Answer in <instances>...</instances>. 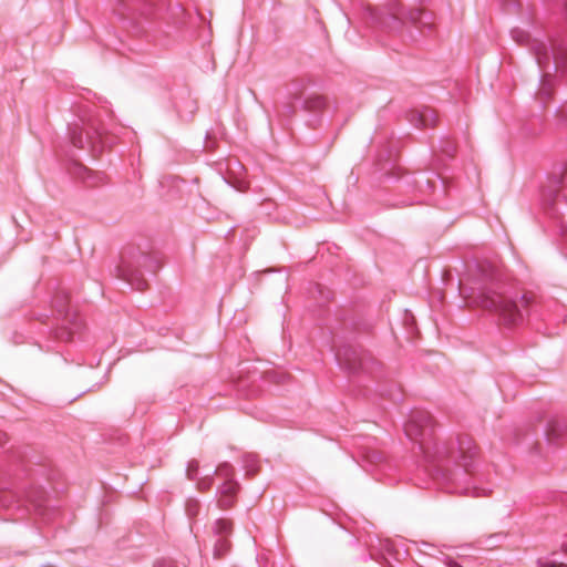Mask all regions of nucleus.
I'll list each match as a JSON object with an SVG mask.
<instances>
[{
	"instance_id": "18",
	"label": "nucleus",
	"mask_w": 567,
	"mask_h": 567,
	"mask_svg": "<svg viewBox=\"0 0 567 567\" xmlns=\"http://www.w3.org/2000/svg\"><path fill=\"white\" fill-rule=\"evenodd\" d=\"M447 567H462L458 563L454 561V560H449L446 563Z\"/></svg>"
},
{
	"instance_id": "8",
	"label": "nucleus",
	"mask_w": 567,
	"mask_h": 567,
	"mask_svg": "<svg viewBox=\"0 0 567 567\" xmlns=\"http://www.w3.org/2000/svg\"><path fill=\"white\" fill-rule=\"evenodd\" d=\"M551 56L557 70L567 71V49L557 47L551 49Z\"/></svg>"
},
{
	"instance_id": "13",
	"label": "nucleus",
	"mask_w": 567,
	"mask_h": 567,
	"mask_svg": "<svg viewBox=\"0 0 567 567\" xmlns=\"http://www.w3.org/2000/svg\"><path fill=\"white\" fill-rule=\"evenodd\" d=\"M537 565L539 567H567L566 564L564 563H557L553 559H549V558H539L537 560Z\"/></svg>"
},
{
	"instance_id": "3",
	"label": "nucleus",
	"mask_w": 567,
	"mask_h": 567,
	"mask_svg": "<svg viewBox=\"0 0 567 567\" xmlns=\"http://www.w3.org/2000/svg\"><path fill=\"white\" fill-rule=\"evenodd\" d=\"M410 120L417 127H432L437 122V114L432 109L423 107L422 110L413 111Z\"/></svg>"
},
{
	"instance_id": "1",
	"label": "nucleus",
	"mask_w": 567,
	"mask_h": 567,
	"mask_svg": "<svg viewBox=\"0 0 567 567\" xmlns=\"http://www.w3.org/2000/svg\"><path fill=\"white\" fill-rule=\"evenodd\" d=\"M406 436L416 443L429 462L450 458L468 471L471 462L477 454L476 445L468 436H462L456 442H434L430 445L434 431V420L426 411H413L405 423Z\"/></svg>"
},
{
	"instance_id": "2",
	"label": "nucleus",
	"mask_w": 567,
	"mask_h": 567,
	"mask_svg": "<svg viewBox=\"0 0 567 567\" xmlns=\"http://www.w3.org/2000/svg\"><path fill=\"white\" fill-rule=\"evenodd\" d=\"M478 298L481 307L496 313L507 326L520 322L529 303L527 295L524 293L518 297L517 293L508 292L503 286L487 289Z\"/></svg>"
},
{
	"instance_id": "9",
	"label": "nucleus",
	"mask_w": 567,
	"mask_h": 567,
	"mask_svg": "<svg viewBox=\"0 0 567 567\" xmlns=\"http://www.w3.org/2000/svg\"><path fill=\"white\" fill-rule=\"evenodd\" d=\"M326 99L321 95H312L305 100V109L310 112H318L326 107Z\"/></svg>"
},
{
	"instance_id": "15",
	"label": "nucleus",
	"mask_w": 567,
	"mask_h": 567,
	"mask_svg": "<svg viewBox=\"0 0 567 567\" xmlns=\"http://www.w3.org/2000/svg\"><path fill=\"white\" fill-rule=\"evenodd\" d=\"M216 546H218V547H219V548H217V549H216V551H215V555H216L217 557H220V556H221V550L226 551V550L228 549V543H227V540H226V539H223V538H220V539L218 540V544H217Z\"/></svg>"
},
{
	"instance_id": "12",
	"label": "nucleus",
	"mask_w": 567,
	"mask_h": 567,
	"mask_svg": "<svg viewBox=\"0 0 567 567\" xmlns=\"http://www.w3.org/2000/svg\"><path fill=\"white\" fill-rule=\"evenodd\" d=\"M216 532L220 535V537L226 536L231 532V523L227 519H218L216 522Z\"/></svg>"
},
{
	"instance_id": "17",
	"label": "nucleus",
	"mask_w": 567,
	"mask_h": 567,
	"mask_svg": "<svg viewBox=\"0 0 567 567\" xmlns=\"http://www.w3.org/2000/svg\"><path fill=\"white\" fill-rule=\"evenodd\" d=\"M249 468H250V475L257 471V467H255V461H254L251 454H250V465H249Z\"/></svg>"
},
{
	"instance_id": "14",
	"label": "nucleus",
	"mask_w": 567,
	"mask_h": 567,
	"mask_svg": "<svg viewBox=\"0 0 567 567\" xmlns=\"http://www.w3.org/2000/svg\"><path fill=\"white\" fill-rule=\"evenodd\" d=\"M513 39L518 43H524L528 40V34L524 32L523 30L514 29L512 31Z\"/></svg>"
},
{
	"instance_id": "16",
	"label": "nucleus",
	"mask_w": 567,
	"mask_h": 567,
	"mask_svg": "<svg viewBox=\"0 0 567 567\" xmlns=\"http://www.w3.org/2000/svg\"><path fill=\"white\" fill-rule=\"evenodd\" d=\"M424 17V13L421 12V11H415V12H412L410 14V19L414 22V23H417V22H422V19Z\"/></svg>"
},
{
	"instance_id": "19",
	"label": "nucleus",
	"mask_w": 567,
	"mask_h": 567,
	"mask_svg": "<svg viewBox=\"0 0 567 567\" xmlns=\"http://www.w3.org/2000/svg\"><path fill=\"white\" fill-rule=\"evenodd\" d=\"M539 94H540V96H542V95H545V94H546L547 96L549 95V92H548V90L545 87V85L540 89Z\"/></svg>"
},
{
	"instance_id": "5",
	"label": "nucleus",
	"mask_w": 567,
	"mask_h": 567,
	"mask_svg": "<svg viewBox=\"0 0 567 567\" xmlns=\"http://www.w3.org/2000/svg\"><path fill=\"white\" fill-rule=\"evenodd\" d=\"M236 484L233 481H226L219 487L218 504L221 508H229L233 506L236 496Z\"/></svg>"
},
{
	"instance_id": "7",
	"label": "nucleus",
	"mask_w": 567,
	"mask_h": 567,
	"mask_svg": "<svg viewBox=\"0 0 567 567\" xmlns=\"http://www.w3.org/2000/svg\"><path fill=\"white\" fill-rule=\"evenodd\" d=\"M336 357L339 363L350 371H357L361 367V364L357 362V352L352 349L338 350Z\"/></svg>"
},
{
	"instance_id": "20",
	"label": "nucleus",
	"mask_w": 567,
	"mask_h": 567,
	"mask_svg": "<svg viewBox=\"0 0 567 567\" xmlns=\"http://www.w3.org/2000/svg\"><path fill=\"white\" fill-rule=\"evenodd\" d=\"M564 553L567 555V544L564 545Z\"/></svg>"
},
{
	"instance_id": "6",
	"label": "nucleus",
	"mask_w": 567,
	"mask_h": 567,
	"mask_svg": "<svg viewBox=\"0 0 567 567\" xmlns=\"http://www.w3.org/2000/svg\"><path fill=\"white\" fill-rule=\"evenodd\" d=\"M546 435L550 442H559L567 435V423L564 420H551L548 423Z\"/></svg>"
},
{
	"instance_id": "10",
	"label": "nucleus",
	"mask_w": 567,
	"mask_h": 567,
	"mask_svg": "<svg viewBox=\"0 0 567 567\" xmlns=\"http://www.w3.org/2000/svg\"><path fill=\"white\" fill-rule=\"evenodd\" d=\"M534 51L539 66L543 68L545 64L548 63L550 54L547 50V47L544 43H536L534 45Z\"/></svg>"
},
{
	"instance_id": "11",
	"label": "nucleus",
	"mask_w": 567,
	"mask_h": 567,
	"mask_svg": "<svg viewBox=\"0 0 567 567\" xmlns=\"http://www.w3.org/2000/svg\"><path fill=\"white\" fill-rule=\"evenodd\" d=\"M72 143L78 148H84L86 145L91 143V137L87 133L83 134V132H74L72 135Z\"/></svg>"
},
{
	"instance_id": "4",
	"label": "nucleus",
	"mask_w": 567,
	"mask_h": 567,
	"mask_svg": "<svg viewBox=\"0 0 567 567\" xmlns=\"http://www.w3.org/2000/svg\"><path fill=\"white\" fill-rule=\"evenodd\" d=\"M117 277L130 282L131 285H135L136 289L141 291L145 290L147 287V284L144 280L135 279L134 270L125 260H123L117 267Z\"/></svg>"
}]
</instances>
